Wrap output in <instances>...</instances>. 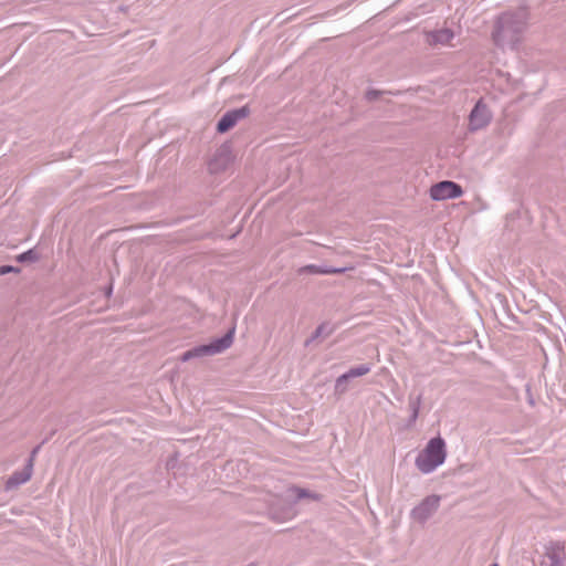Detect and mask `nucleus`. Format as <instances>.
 Segmentation results:
<instances>
[{"mask_svg": "<svg viewBox=\"0 0 566 566\" xmlns=\"http://www.w3.org/2000/svg\"><path fill=\"white\" fill-rule=\"evenodd\" d=\"M527 18V11L524 8L500 14L492 32L494 44L502 50L516 49L526 29Z\"/></svg>", "mask_w": 566, "mask_h": 566, "instance_id": "f257e3e1", "label": "nucleus"}, {"mask_svg": "<svg viewBox=\"0 0 566 566\" xmlns=\"http://www.w3.org/2000/svg\"><path fill=\"white\" fill-rule=\"evenodd\" d=\"M446 457V441L438 436L428 441L424 449L417 455L415 464L420 472L428 474L443 464Z\"/></svg>", "mask_w": 566, "mask_h": 566, "instance_id": "f03ea898", "label": "nucleus"}, {"mask_svg": "<svg viewBox=\"0 0 566 566\" xmlns=\"http://www.w3.org/2000/svg\"><path fill=\"white\" fill-rule=\"evenodd\" d=\"M234 331V327H232L221 337L214 338L208 344L198 345L186 350L185 353L181 354L180 360L186 363L193 358L212 356L224 352L233 343Z\"/></svg>", "mask_w": 566, "mask_h": 566, "instance_id": "7ed1b4c3", "label": "nucleus"}, {"mask_svg": "<svg viewBox=\"0 0 566 566\" xmlns=\"http://www.w3.org/2000/svg\"><path fill=\"white\" fill-rule=\"evenodd\" d=\"M462 193V187L451 180H442L433 184L429 190L430 198L434 201L455 199L461 197Z\"/></svg>", "mask_w": 566, "mask_h": 566, "instance_id": "20e7f679", "label": "nucleus"}, {"mask_svg": "<svg viewBox=\"0 0 566 566\" xmlns=\"http://www.w3.org/2000/svg\"><path fill=\"white\" fill-rule=\"evenodd\" d=\"M492 114L482 99L478 101L469 115V127L471 130L484 128L491 122Z\"/></svg>", "mask_w": 566, "mask_h": 566, "instance_id": "39448f33", "label": "nucleus"}, {"mask_svg": "<svg viewBox=\"0 0 566 566\" xmlns=\"http://www.w3.org/2000/svg\"><path fill=\"white\" fill-rule=\"evenodd\" d=\"M250 113L248 106H241L239 108H234L228 111L222 115L217 124V130L219 133H226L231 129L239 120L245 118Z\"/></svg>", "mask_w": 566, "mask_h": 566, "instance_id": "423d86ee", "label": "nucleus"}, {"mask_svg": "<svg viewBox=\"0 0 566 566\" xmlns=\"http://www.w3.org/2000/svg\"><path fill=\"white\" fill-rule=\"evenodd\" d=\"M32 464H24L23 469L12 473L4 483V491L12 492L20 485L27 483L32 476Z\"/></svg>", "mask_w": 566, "mask_h": 566, "instance_id": "0eeeda50", "label": "nucleus"}, {"mask_svg": "<svg viewBox=\"0 0 566 566\" xmlns=\"http://www.w3.org/2000/svg\"><path fill=\"white\" fill-rule=\"evenodd\" d=\"M454 36V33L450 29H439L436 31H432L428 35V40L430 43L433 44H447L449 43Z\"/></svg>", "mask_w": 566, "mask_h": 566, "instance_id": "6e6552de", "label": "nucleus"}, {"mask_svg": "<svg viewBox=\"0 0 566 566\" xmlns=\"http://www.w3.org/2000/svg\"><path fill=\"white\" fill-rule=\"evenodd\" d=\"M438 497L424 500L417 509L413 510V516L417 520H423L430 512L434 511L438 506Z\"/></svg>", "mask_w": 566, "mask_h": 566, "instance_id": "1a4fd4ad", "label": "nucleus"}, {"mask_svg": "<svg viewBox=\"0 0 566 566\" xmlns=\"http://www.w3.org/2000/svg\"><path fill=\"white\" fill-rule=\"evenodd\" d=\"M303 271L312 273V274H335V273H343L345 271V269L310 264V265L304 266Z\"/></svg>", "mask_w": 566, "mask_h": 566, "instance_id": "9d476101", "label": "nucleus"}, {"mask_svg": "<svg viewBox=\"0 0 566 566\" xmlns=\"http://www.w3.org/2000/svg\"><path fill=\"white\" fill-rule=\"evenodd\" d=\"M334 332V328L327 324L322 323L318 325L313 333V335L305 342V345L308 346L312 342H314L318 337H328Z\"/></svg>", "mask_w": 566, "mask_h": 566, "instance_id": "9b49d317", "label": "nucleus"}, {"mask_svg": "<svg viewBox=\"0 0 566 566\" xmlns=\"http://www.w3.org/2000/svg\"><path fill=\"white\" fill-rule=\"evenodd\" d=\"M371 370L370 364H361L355 367H352L346 373H344L347 378L350 380L356 377H361L368 374Z\"/></svg>", "mask_w": 566, "mask_h": 566, "instance_id": "f8f14e48", "label": "nucleus"}, {"mask_svg": "<svg viewBox=\"0 0 566 566\" xmlns=\"http://www.w3.org/2000/svg\"><path fill=\"white\" fill-rule=\"evenodd\" d=\"M420 406H421V395H418L417 397L409 398V408L411 410V415H410L411 421H415L418 418Z\"/></svg>", "mask_w": 566, "mask_h": 566, "instance_id": "ddd939ff", "label": "nucleus"}, {"mask_svg": "<svg viewBox=\"0 0 566 566\" xmlns=\"http://www.w3.org/2000/svg\"><path fill=\"white\" fill-rule=\"evenodd\" d=\"M349 381V379L347 378V376L345 374H342L340 376H338L335 380V392L337 395H343L347 391V382Z\"/></svg>", "mask_w": 566, "mask_h": 566, "instance_id": "4468645a", "label": "nucleus"}, {"mask_svg": "<svg viewBox=\"0 0 566 566\" xmlns=\"http://www.w3.org/2000/svg\"><path fill=\"white\" fill-rule=\"evenodd\" d=\"M38 259H39V254L33 249H30L17 256V260L21 263L34 262Z\"/></svg>", "mask_w": 566, "mask_h": 566, "instance_id": "2eb2a0df", "label": "nucleus"}, {"mask_svg": "<svg viewBox=\"0 0 566 566\" xmlns=\"http://www.w3.org/2000/svg\"><path fill=\"white\" fill-rule=\"evenodd\" d=\"M167 470L170 471L175 476L179 474V459L175 454L167 460Z\"/></svg>", "mask_w": 566, "mask_h": 566, "instance_id": "dca6fc26", "label": "nucleus"}, {"mask_svg": "<svg viewBox=\"0 0 566 566\" xmlns=\"http://www.w3.org/2000/svg\"><path fill=\"white\" fill-rule=\"evenodd\" d=\"M40 448L41 446H36L30 453V457L28 458L25 464H32V467L34 465V460H35V457L38 454V452L40 451Z\"/></svg>", "mask_w": 566, "mask_h": 566, "instance_id": "f3484780", "label": "nucleus"}, {"mask_svg": "<svg viewBox=\"0 0 566 566\" xmlns=\"http://www.w3.org/2000/svg\"><path fill=\"white\" fill-rule=\"evenodd\" d=\"M291 491L293 492L292 495H300V496L313 495L306 489H303V488H292Z\"/></svg>", "mask_w": 566, "mask_h": 566, "instance_id": "a211bd4d", "label": "nucleus"}, {"mask_svg": "<svg viewBox=\"0 0 566 566\" xmlns=\"http://www.w3.org/2000/svg\"><path fill=\"white\" fill-rule=\"evenodd\" d=\"M381 92L377 91V90H369L366 92V98L368 101H375L379 95H380Z\"/></svg>", "mask_w": 566, "mask_h": 566, "instance_id": "6ab92c4d", "label": "nucleus"}, {"mask_svg": "<svg viewBox=\"0 0 566 566\" xmlns=\"http://www.w3.org/2000/svg\"><path fill=\"white\" fill-rule=\"evenodd\" d=\"M13 271H18V270L15 268L11 266V265H2V266H0V274L1 275H4V274L13 272Z\"/></svg>", "mask_w": 566, "mask_h": 566, "instance_id": "aec40b11", "label": "nucleus"}]
</instances>
